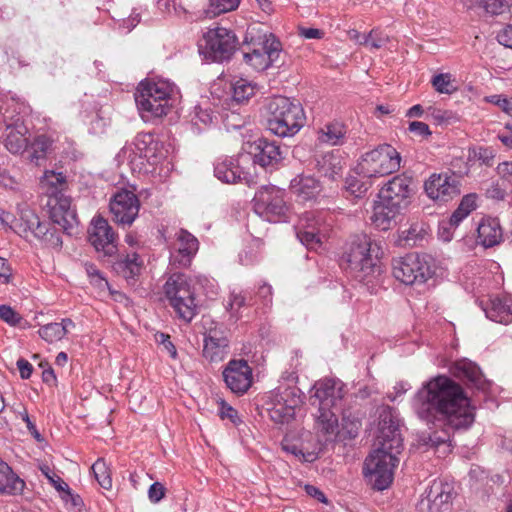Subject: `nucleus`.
<instances>
[{
  "instance_id": "f257e3e1",
  "label": "nucleus",
  "mask_w": 512,
  "mask_h": 512,
  "mask_svg": "<svg viewBox=\"0 0 512 512\" xmlns=\"http://www.w3.org/2000/svg\"><path fill=\"white\" fill-rule=\"evenodd\" d=\"M412 408L427 424L444 427L429 435L427 443L434 447L450 442V429H468L475 420L474 408L462 386L445 375L423 384L413 398Z\"/></svg>"
},
{
  "instance_id": "f03ea898",
  "label": "nucleus",
  "mask_w": 512,
  "mask_h": 512,
  "mask_svg": "<svg viewBox=\"0 0 512 512\" xmlns=\"http://www.w3.org/2000/svg\"><path fill=\"white\" fill-rule=\"evenodd\" d=\"M378 424L376 448L364 461L363 474L372 487L378 491L387 489L399 464L398 455L403 449L396 412L389 406L377 409Z\"/></svg>"
},
{
  "instance_id": "7ed1b4c3",
  "label": "nucleus",
  "mask_w": 512,
  "mask_h": 512,
  "mask_svg": "<svg viewBox=\"0 0 512 512\" xmlns=\"http://www.w3.org/2000/svg\"><path fill=\"white\" fill-rule=\"evenodd\" d=\"M313 389L312 405H318L317 426L327 435H336L339 432L338 413L342 410L345 385L339 379L324 378L317 381Z\"/></svg>"
},
{
  "instance_id": "20e7f679",
  "label": "nucleus",
  "mask_w": 512,
  "mask_h": 512,
  "mask_svg": "<svg viewBox=\"0 0 512 512\" xmlns=\"http://www.w3.org/2000/svg\"><path fill=\"white\" fill-rule=\"evenodd\" d=\"M178 90L168 80L145 81L139 84L135 101L145 121L166 115L175 101Z\"/></svg>"
},
{
  "instance_id": "39448f33",
  "label": "nucleus",
  "mask_w": 512,
  "mask_h": 512,
  "mask_svg": "<svg viewBox=\"0 0 512 512\" xmlns=\"http://www.w3.org/2000/svg\"><path fill=\"white\" fill-rule=\"evenodd\" d=\"M267 109V128L276 136L292 137L305 125L304 109L296 100L277 96L269 101Z\"/></svg>"
},
{
  "instance_id": "423d86ee",
  "label": "nucleus",
  "mask_w": 512,
  "mask_h": 512,
  "mask_svg": "<svg viewBox=\"0 0 512 512\" xmlns=\"http://www.w3.org/2000/svg\"><path fill=\"white\" fill-rule=\"evenodd\" d=\"M379 247L366 235L355 237L348 245L343 258L348 268L355 273V278L361 282H369V276L379 271L376 261Z\"/></svg>"
},
{
  "instance_id": "0eeeda50",
  "label": "nucleus",
  "mask_w": 512,
  "mask_h": 512,
  "mask_svg": "<svg viewBox=\"0 0 512 512\" xmlns=\"http://www.w3.org/2000/svg\"><path fill=\"white\" fill-rule=\"evenodd\" d=\"M164 292L179 318L190 322L197 314L198 305L192 280L183 273H173L164 285Z\"/></svg>"
},
{
  "instance_id": "6e6552de",
  "label": "nucleus",
  "mask_w": 512,
  "mask_h": 512,
  "mask_svg": "<svg viewBox=\"0 0 512 512\" xmlns=\"http://www.w3.org/2000/svg\"><path fill=\"white\" fill-rule=\"evenodd\" d=\"M282 46L273 34H263L258 37L245 38L243 60L255 71H265L275 65L280 57Z\"/></svg>"
},
{
  "instance_id": "1a4fd4ad",
  "label": "nucleus",
  "mask_w": 512,
  "mask_h": 512,
  "mask_svg": "<svg viewBox=\"0 0 512 512\" xmlns=\"http://www.w3.org/2000/svg\"><path fill=\"white\" fill-rule=\"evenodd\" d=\"M400 153L389 144H382L363 154L357 164V172L366 178H378L399 170Z\"/></svg>"
},
{
  "instance_id": "9d476101",
  "label": "nucleus",
  "mask_w": 512,
  "mask_h": 512,
  "mask_svg": "<svg viewBox=\"0 0 512 512\" xmlns=\"http://www.w3.org/2000/svg\"><path fill=\"white\" fill-rule=\"evenodd\" d=\"M333 223L334 216L330 211H307L299 218L297 237L307 248L316 250L328 238Z\"/></svg>"
},
{
  "instance_id": "9b49d317",
  "label": "nucleus",
  "mask_w": 512,
  "mask_h": 512,
  "mask_svg": "<svg viewBox=\"0 0 512 512\" xmlns=\"http://www.w3.org/2000/svg\"><path fill=\"white\" fill-rule=\"evenodd\" d=\"M163 143L152 133H139L132 143L121 149L120 156L142 169L144 163L157 165L166 157Z\"/></svg>"
},
{
  "instance_id": "f8f14e48",
  "label": "nucleus",
  "mask_w": 512,
  "mask_h": 512,
  "mask_svg": "<svg viewBox=\"0 0 512 512\" xmlns=\"http://www.w3.org/2000/svg\"><path fill=\"white\" fill-rule=\"evenodd\" d=\"M235 34L224 27L209 29L199 44V52L212 62H223L230 59L236 49Z\"/></svg>"
},
{
  "instance_id": "ddd939ff",
  "label": "nucleus",
  "mask_w": 512,
  "mask_h": 512,
  "mask_svg": "<svg viewBox=\"0 0 512 512\" xmlns=\"http://www.w3.org/2000/svg\"><path fill=\"white\" fill-rule=\"evenodd\" d=\"M392 274L405 285H415L425 283L432 276V271L424 257L409 253L393 260Z\"/></svg>"
},
{
  "instance_id": "4468645a",
  "label": "nucleus",
  "mask_w": 512,
  "mask_h": 512,
  "mask_svg": "<svg viewBox=\"0 0 512 512\" xmlns=\"http://www.w3.org/2000/svg\"><path fill=\"white\" fill-rule=\"evenodd\" d=\"M255 210L269 222L289 220V208L284 200V192L276 187L262 188L254 198Z\"/></svg>"
},
{
  "instance_id": "2eb2a0df",
  "label": "nucleus",
  "mask_w": 512,
  "mask_h": 512,
  "mask_svg": "<svg viewBox=\"0 0 512 512\" xmlns=\"http://www.w3.org/2000/svg\"><path fill=\"white\" fill-rule=\"evenodd\" d=\"M88 241L98 253L111 257L118 251V237L108 221L100 215L94 216L88 228Z\"/></svg>"
},
{
  "instance_id": "dca6fc26",
  "label": "nucleus",
  "mask_w": 512,
  "mask_h": 512,
  "mask_svg": "<svg viewBox=\"0 0 512 512\" xmlns=\"http://www.w3.org/2000/svg\"><path fill=\"white\" fill-rule=\"evenodd\" d=\"M109 208L116 223L130 226L138 216L140 202L135 193L122 189L112 196Z\"/></svg>"
},
{
  "instance_id": "f3484780",
  "label": "nucleus",
  "mask_w": 512,
  "mask_h": 512,
  "mask_svg": "<svg viewBox=\"0 0 512 512\" xmlns=\"http://www.w3.org/2000/svg\"><path fill=\"white\" fill-rule=\"evenodd\" d=\"M424 189L430 199L440 203H446L460 194L458 180L448 173L432 174L425 181Z\"/></svg>"
},
{
  "instance_id": "a211bd4d",
  "label": "nucleus",
  "mask_w": 512,
  "mask_h": 512,
  "mask_svg": "<svg viewBox=\"0 0 512 512\" xmlns=\"http://www.w3.org/2000/svg\"><path fill=\"white\" fill-rule=\"evenodd\" d=\"M7 112L3 113L5 123V130L2 135L3 143L10 153L21 154L28 146V128L19 116H9Z\"/></svg>"
},
{
  "instance_id": "6ab92c4d",
  "label": "nucleus",
  "mask_w": 512,
  "mask_h": 512,
  "mask_svg": "<svg viewBox=\"0 0 512 512\" xmlns=\"http://www.w3.org/2000/svg\"><path fill=\"white\" fill-rule=\"evenodd\" d=\"M23 231H30L36 238L42 240L51 247H60L62 239L57 231L56 225L49 222H41L39 217L31 210H25L21 213Z\"/></svg>"
},
{
  "instance_id": "aec40b11",
  "label": "nucleus",
  "mask_w": 512,
  "mask_h": 512,
  "mask_svg": "<svg viewBox=\"0 0 512 512\" xmlns=\"http://www.w3.org/2000/svg\"><path fill=\"white\" fill-rule=\"evenodd\" d=\"M199 249L197 238L186 230L176 233L170 250V265L188 267Z\"/></svg>"
},
{
  "instance_id": "412c9836",
  "label": "nucleus",
  "mask_w": 512,
  "mask_h": 512,
  "mask_svg": "<svg viewBox=\"0 0 512 512\" xmlns=\"http://www.w3.org/2000/svg\"><path fill=\"white\" fill-rule=\"evenodd\" d=\"M50 219L59 229L71 234L77 227L78 220L75 210L71 207V198L65 195L48 199Z\"/></svg>"
},
{
  "instance_id": "4be33fe9",
  "label": "nucleus",
  "mask_w": 512,
  "mask_h": 512,
  "mask_svg": "<svg viewBox=\"0 0 512 512\" xmlns=\"http://www.w3.org/2000/svg\"><path fill=\"white\" fill-rule=\"evenodd\" d=\"M227 387L236 394H244L252 385V368L245 360H231L223 371Z\"/></svg>"
},
{
  "instance_id": "5701e85b",
  "label": "nucleus",
  "mask_w": 512,
  "mask_h": 512,
  "mask_svg": "<svg viewBox=\"0 0 512 512\" xmlns=\"http://www.w3.org/2000/svg\"><path fill=\"white\" fill-rule=\"evenodd\" d=\"M412 193V178L401 174L393 177L381 188L378 199H383L404 208L407 206Z\"/></svg>"
},
{
  "instance_id": "b1692460",
  "label": "nucleus",
  "mask_w": 512,
  "mask_h": 512,
  "mask_svg": "<svg viewBox=\"0 0 512 512\" xmlns=\"http://www.w3.org/2000/svg\"><path fill=\"white\" fill-rule=\"evenodd\" d=\"M248 156H240L239 158H225L219 160L214 167L215 176L222 182L232 184L237 182H245L250 185L253 180L252 176L244 171L242 164L248 162Z\"/></svg>"
},
{
  "instance_id": "393cba45",
  "label": "nucleus",
  "mask_w": 512,
  "mask_h": 512,
  "mask_svg": "<svg viewBox=\"0 0 512 512\" xmlns=\"http://www.w3.org/2000/svg\"><path fill=\"white\" fill-rule=\"evenodd\" d=\"M248 154L252 156L254 163L262 167L274 168L283 159L280 146L264 138H259L250 143Z\"/></svg>"
},
{
  "instance_id": "a878e982",
  "label": "nucleus",
  "mask_w": 512,
  "mask_h": 512,
  "mask_svg": "<svg viewBox=\"0 0 512 512\" xmlns=\"http://www.w3.org/2000/svg\"><path fill=\"white\" fill-rule=\"evenodd\" d=\"M290 190L298 202H315L321 196V182L310 175H298L291 180Z\"/></svg>"
},
{
  "instance_id": "bb28decb",
  "label": "nucleus",
  "mask_w": 512,
  "mask_h": 512,
  "mask_svg": "<svg viewBox=\"0 0 512 512\" xmlns=\"http://www.w3.org/2000/svg\"><path fill=\"white\" fill-rule=\"evenodd\" d=\"M482 309L491 321L505 325L512 323V296L510 295L490 298Z\"/></svg>"
},
{
  "instance_id": "cd10ccee",
  "label": "nucleus",
  "mask_w": 512,
  "mask_h": 512,
  "mask_svg": "<svg viewBox=\"0 0 512 512\" xmlns=\"http://www.w3.org/2000/svg\"><path fill=\"white\" fill-rule=\"evenodd\" d=\"M451 370L455 376L468 380L477 389L486 391L491 387V383L484 378L477 364L466 358L456 361Z\"/></svg>"
},
{
  "instance_id": "c85d7f7f",
  "label": "nucleus",
  "mask_w": 512,
  "mask_h": 512,
  "mask_svg": "<svg viewBox=\"0 0 512 512\" xmlns=\"http://www.w3.org/2000/svg\"><path fill=\"white\" fill-rule=\"evenodd\" d=\"M402 209L393 203L379 199L374 204L371 222L379 230L387 231Z\"/></svg>"
},
{
  "instance_id": "c756f323",
  "label": "nucleus",
  "mask_w": 512,
  "mask_h": 512,
  "mask_svg": "<svg viewBox=\"0 0 512 512\" xmlns=\"http://www.w3.org/2000/svg\"><path fill=\"white\" fill-rule=\"evenodd\" d=\"M503 238V232L498 219L484 218L477 227V241L485 248L498 245Z\"/></svg>"
},
{
  "instance_id": "7c9ffc66",
  "label": "nucleus",
  "mask_w": 512,
  "mask_h": 512,
  "mask_svg": "<svg viewBox=\"0 0 512 512\" xmlns=\"http://www.w3.org/2000/svg\"><path fill=\"white\" fill-rule=\"evenodd\" d=\"M40 189L49 199L53 197H60L64 195L63 192L67 189L68 183L66 176L62 172H55L53 170H46L40 178Z\"/></svg>"
},
{
  "instance_id": "2f4dec72",
  "label": "nucleus",
  "mask_w": 512,
  "mask_h": 512,
  "mask_svg": "<svg viewBox=\"0 0 512 512\" xmlns=\"http://www.w3.org/2000/svg\"><path fill=\"white\" fill-rule=\"evenodd\" d=\"M344 165L341 155L327 153L317 159L316 168L322 176L336 180L342 177Z\"/></svg>"
},
{
  "instance_id": "473e14b6",
  "label": "nucleus",
  "mask_w": 512,
  "mask_h": 512,
  "mask_svg": "<svg viewBox=\"0 0 512 512\" xmlns=\"http://www.w3.org/2000/svg\"><path fill=\"white\" fill-rule=\"evenodd\" d=\"M75 323L69 319H62L61 322L48 323L40 327L38 333L42 339L49 343L61 340L65 335L72 332Z\"/></svg>"
},
{
  "instance_id": "72a5a7b5",
  "label": "nucleus",
  "mask_w": 512,
  "mask_h": 512,
  "mask_svg": "<svg viewBox=\"0 0 512 512\" xmlns=\"http://www.w3.org/2000/svg\"><path fill=\"white\" fill-rule=\"evenodd\" d=\"M114 270L125 278L129 283H134L136 277L140 275L143 267V261L139 258L138 254H128L125 258L120 259L114 263Z\"/></svg>"
},
{
  "instance_id": "f704fd0d",
  "label": "nucleus",
  "mask_w": 512,
  "mask_h": 512,
  "mask_svg": "<svg viewBox=\"0 0 512 512\" xmlns=\"http://www.w3.org/2000/svg\"><path fill=\"white\" fill-rule=\"evenodd\" d=\"M25 487L24 481L19 478L11 467L0 459V493L17 494Z\"/></svg>"
},
{
  "instance_id": "c9c22d12",
  "label": "nucleus",
  "mask_w": 512,
  "mask_h": 512,
  "mask_svg": "<svg viewBox=\"0 0 512 512\" xmlns=\"http://www.w3.org/2000/svg\"><path fill=\"white\" fill-rule=\"evenodd\" d=\"M425 494L430 510L439 511L442 505L448 504L450 501L451 488L442 481L434 480L429 489L425 491Z\"/></svg>"
},
{
  "instance_id": "e433bc0d",
  "label": "nucleus",
  "mask_w": 512,
  "mask_h": 512,
  "mask_svg": "<svg viewBox=\"0 0 512 512\" xmlns=\"http://www.w3.org/2000/svg\"><path fill=\"white\" fill-rule=\"evenodd\" d=\"M41 473L45 476L48 482L60 493H63L62 498L67 500L68 497L72 499L73 505L77 506L80 502L79 496L72 495L70 488L63 479L55 473V471L48 465L43 464L39 467Z\"/></svg>"
},
{
  "instance_id": "4c0bfd02",
  "label": "nucleus",
  "mask_w": 512,
  "mask_h": 512,
  "mask_svg": "<svg viewBox=\"0 0 512 512\" xmlns=\"http://www.w3.org/2000/svg\"><path fill=\"white\" fill-rule=\"evenodd\" d=\"M55 149V139L48 134H40L36 136L31 143V161L38 162L46 158Z\"/></svg>"
},
{
  "instance_id": "58836bf2",
  "label": "nucleus",
  "mask_w": 512,
  "mask_h": 512,
  "mask_svg": "<svg viewBox=\"0 0 512 512\" xmlns=\"http://www.w3.org/2000/svg\"><path fill=\"white\" fill-rule=\"evenodd\" d=\"M273 399L297 408L302 403V392L296 385L280 384L273 392Z\"/></svg>"
},
{
  "instance_id": "ea45409f",
  "label": "nucleus",
  "mask_w": 512,
  "mask_h": 512,
  "mask_svg": "<svg viewBox=\"0 0 512 512\" xmlns=\"http://www.w3.org/2000/svg\"><path fill=\"white\" fill-rule=\"evenodd\" d=\"M476 195L468 194L465 195L457 209L447 219L450 227H458L459 224L473 211L476 209Z\"/></svg>"
},
{
  "instance_id": "a19ab883",
  "label": "nucleus",
  "mask_w": 512,
  "mask_h": 512,
  "mask_svg": "<svg viewBox=\"0 0 512 512\" xmlns=\"http://www.w3.org/2000/svg\"><path fill=\"white\" fill-rule=\"evenodd\" d=\"M229 345L228 334L221 328L210 329L204 337L203 352H214L215 350L225 349Z\"/></svg>"
},
{
  "instance_id": "79ce46f5",
  "label": "nucleus",
  "mask_w": 512,
  "mask_h": 512,
  "mask_svg": "<svg viewBox=\"0 0 512 512\" xmlns=\"http://www.w3.org/2000/svg\"><path fill=\"white\" fill-rule=\"evenodd\" d=\"M345 135L344 126L339 123L325 125L320 131L318 140L331 146L342 143Z\"/></svg>"
},
{
  "instance_id": "37998d69",
  "label": "nucleus",
  "mask_w": 512,
  "mask_h": 512,
  "mask_svg": "<svg viewBox=\"0 0 512 512\" xmlns=\"http://www.w3.org/2000/svg\"><path fill=\"white\" fill-rule=\"evenodd\" d=\"M295 409L286 403L274 401L273 406L269 409V415L275 423H288L294 418Z\"/></svg>"
},
{
  "instance_id": "c03bdc74",
  "label": "nucleus",
  "mask_w": 512,
  "mask_h": 512,
  "mask_svg": "<svg viewBox=\"0 0 512 512\" xmlns=\"http://www.w3.org/2000/svg\"><path fill=\"white\" fill-rule=\"evenodd\" d=\"M233 99L237 102L248 100L254 95L255 86L246 79L240 78L232 84Z\"/></svg>"
},
{
  "instance_id": "a18cd8bd",
  "label": "nucleus",
  "mask_w": 512,
  "mask_h": 512,
  "mask_svg": "<svg viewBox=\"0 0 512 512\" xmlns=\"http://www.w3.org/2000/svg\"><path fill=\"white\" fill-rule=\"evenodd\" d=\"M92 471L95 476V479L102 488L109 490L112 487V478L110 475V471L106 462L103 459H98L92 465Z\"/></svg>"
},
{
  "instance_id": "49530a36",
  "label": "nucleus",
  "mask_w": 512,
  "mask_h": 512,
  "mask_svg": "<svg viewBox=\"0 0 512 512\" xmlns=\"http://www.w3.org/2000/svg\"><path fill=\"white\" fill-rule=\"evenodd\" d=\"M240 0H209L207 13L213 17L235 10Z\"/></svg>"
},
{
  "instance_id": "de8ad7c7",
  "label": "nucleus",
  "mask_w": 512,
  "mask_h": 512,
  "mask_svg": "<svg viewBox=\"0 0 512 512\" xmlns=\"http://www.w3.org/2000/svg\"><path fill=\"white\" fill-rule=\"evenodd\" d=\"M481 3L485 11L492 15L512 13V0H481Z\"/></svg>"
},
{
  "instance_id": "09e8293b",
  "label": "nucleus",
  "mask_w": 512,
  "mask_h": 512,
  "mask_svg": "<svg viewBox=\"0 0 512 512\" xmlns=\"http://www.w3.org/2000/svg\"><path fill=\"white\" fill-rule=\"evenodd\" d=\"M435 90L442 94H451L456 90L452 84V76L449 73L435 75L431 81Z\"/></svg>"
},
{
  "instance_id": "8fccbe9b",
  "label": "nucleus",
  "mask_w": 512,
  "mask_h": 512,
  "mask_svg": "<svg viewBox=\"0 0 512 512\" xmlns=\"http://www.w3.org/2000/svg\"><path fill=\"white\" fill-rule=\"evenodd\" d=\"M495 152L491 147H478L469 150V159L477 160L486 166H492Z\"/></svg>"
},
{
  "instance_id": "3c124183",
  "label": "nucleus",
  "mask_w": 512,
  "mask_h": 512,
  "mask_svg": "<svg viewBox=\"0 0 512 512\" xmlns=\"http://www.w3.org/2000/svg\"><path fill=\"white\" fill-rule=\"evenodd\" d=\"M361 427L360 420L351 414L343 413L341 430L350 439L355 438Z\"/></svg>"
},
{
  "instance_id": "603ef678",
  "label": "nucleus",
  "mask_w": 512,
  "mask_h": 512,
  "mask_svg": "<svg viewBox=\"0 0 512 512\" xmlns=\"http://www.w3.org/2000/svg\"><path fill=\"white\" fill-rule=\"evenodd\" d=\"M85 271L90 279L91 284L97 286L100 290H104L106 288L109 289L108 281L94 264L86 263Z\"/></svg>"
},
{
  "instance_id": "864d4df0",
  "label": "nucleus",
  "mask_w": 512,
  "mask_h": 512,
  "mask_svg": "<svg viewBox=\"0 0 512 512\" xmlns=\"http://www.w3.org/2000/svg\"><path fill=\"white\" fill-rule=\"evenodd\" d=\"M389 37L379 30H372L365 38V46L372 49H380L386 45Z\"/></svg>"
},
{
  "instance_id": "5fc2aeb1",
  "label": "nucleus",
  "mask_w": 512,
  "mask_h": 512,
  "mask_svg": "<svg viewBox=\"0 0 512 512\" xmlns=\"http://www.w3.org/2000/svg\"><path fill=\"white\" fill-rule=\"evenodd\" d=\"M484 101L498 106L504 113L512 116V98H507L503 95L495 94L486 96Z\"/></svg>"
},
{
  "instance_id": "6e6d98bb",
  "label": "nucleus",
  "mask_w": 512,
  "mask_h": 512,
  "mask_svg": "<svg viewBox=\"0 0 512 512\" xmlns=\"http://www.w3.org/2000/svg\"><path fill=\"white\" fill-rule=\"evenodd\" d=\"M368 190L365 183L355 177L346 179V192L355 198L362 197Z\"/></svg>"
},
{
  "instance_id": "4d7b16f0",
  "label": "nucleus",
  "mask_w": 512,
  "mask_h": 512,
  "mask_svg": "<svg viewBox=\"0 0 512 512\" xmlns=\"http://www.w3.org/2000/svg\"><path fill=\"white\" fill-rule=\"evenodd\" d=\"M0 319L11 326H17L22 317L9 305H0Z\"/></svg>"
},
{
  "instance_id": "13d9d810",
  "label": "nucleus",
  "mask_w": 512,
  "mask_h": 512,
  "mask_svg": "<svg viewBox=\"0 0 512 512\" xmlns=\"http://www.w3.org/2000/svg\"><path fill=\"white\" fill-rule=\"evenodd\" d=\"M166 495V488L160 482H154L148 489V499L151 503H159Z\"/></svg>"
},
{
  "instance_id": "bf43d9fd",
  "label": "nucleus",
  "mask_w": 512,
  "mask_h": 512,
  "mask_svg": "<svg viewBox=\"0 0 512 512\" xmlns=\"http://www.w3.org/2000/svg\"><path fill=\"white\" fill-rule=\"evenodd\" d=\"M219 415L222 419H229L234 424H237L240 421L238 412L224 401L220 402Z\"/></svg>"
},
{
  "instance_id": "052dcab7",
  "label": "nucleus",
  "mask_w": 512,
  "mask_h": 512,
  "mask_svg": "<svg viewBox=\"0 0 512 512\" xmlns=\"http://www.w3.org/2000/svg\"><path fill=\"white\" fill-rule=\"evenodd\" d=\"M212 122L213 116L208 110L202 109L201 107L195 108V117L193 118V123L195 125H198L199 123H202L203 125H209Z\"/></svg>"
},
{
  "instance_id": "680f3d73",
  "label": "nucleus",
  "mask_w": 512,
  "mask_h": 512,
  "mask_svg": "<svg viewBox=\"0 0 512 512\" xmlns=\"http://www.w3.org/2000/svg\"><path fill=\"white\" fill-rule=\"evenodd\" d=\"M409 131L421 137H428L431 135L429 126L426 123L420 121L411 122L409 124Z\"/></svg>"
},
{
  "instance_id": "e2e57ef3",
  "label": "nucleus",
  "mask_w": 512,
  "mask_h": 512,
  "mask_svg": "<svg viewBox=\"0 0 512 512\" xmlns=\"http://www.w3.org/2000/svg\"><path fill=\"white\" fill-rule=\"evenodd\" d=\"M497 40L505 47L512 49V25H508L497 35Z\"/></svg>"
},
{
  "instance_id": "0e129e2a",
  "label": "nucleus",
  "mask_w": 512,
  "mask_h": 512,
  "mask_svg": "<svg viewBox=\"0 0 512 512\" xmlns=\"http://www.w3.org/2000/svg\"><path fill=\"white\" fill-rule=\"evenodd\" d=\"M457 227H450L447 220H443L439 224V237L444 241H450L453 238V232Z\"/></svg>"
},
{
  "instance_id": "69168bd1",
  "label": "nucleus",
  "mask_w": 512,
  "mask_h": 512,
  "mask_svg": "<svg viewBox=\"0 0 512 512\" xmlns=\"http://www.w3.org/2000/svg\"><path fill=\"white\" fill-rule=\"evenodd\" d=\"M429 115L438 123L448 122L451 119V113L445 110L429 108Z\"/></svg>"
},
{
  "instance_id": "338daca9",
  "label": "nucleus",
  "mask_w": 512,
  "mask_h": 512,
  "mask_svg": "<svg viewBox=\"0 0 512 512\" xmlns=\"http://www.w3.org/2000/svg\"><path fill=\"white\" fill-rule=\"evenodd\" d=\"M155 341L162 345L163 349L166 350L167 352H176L175 351V346L173 345V343L171 342L170 340V336L168 334H165V333H156L155 334Z\"/></svg>"
},
{
  "instance_id": "774afa93",
  "label": "nucleus",
  "mask_w": 512,
  "mask_h": 512,
  "mask_svg": "<svg viewBox=\"0 0 512 512\" xmlns=\"http://www.w3.org/2000/svg\"><path fill=\"white\" fill-rule=\"evenodd\" d=\"M245 305V297L241 293L232 292L228 302V308L231 311L238 310Z\"/></svg>"
}]
</instances>
